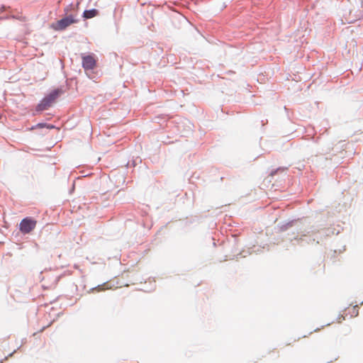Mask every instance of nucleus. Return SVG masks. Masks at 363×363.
I'll list each match as a JSON object with an SVG mask.
<instances>
[{"label": "nucleus", "instance_id": "nucleus-1", "mask_svg": "<svg viewBox=\"0 0 363 363\" xmlns=\"http://www.w3.org/2000/svg\"><path fill=\"white\" fill-rule=\"evenodd\" d=\"M60 94L58 90H55L45 97L38 105L37 110L43 111L49 108L56 100Z\"/></svg>", "mask_w": 363, "mask_h": 363}, {"label": "nucleus", "instance_id": "nucleus-2", "mask_svg": "<svg viewBox=\"0 0 363 363\" xmlns=\"http://www.w3.org/2000/svg\"><path fill=\"white\" fill-rule=\"evenodd\" d=\"M37 224V221L32 218H23L19 224V230L23 234L30 233L33 230L35 229Z\"/></svg>", "mask_w": 363, "mask_h": 363}, {"label": "nucleus", "instance_id": "nucleus-3", "mask_svg": "<svg viewBox=\"0 0 363 363\" xmlns=\"http://www.w3.org/2000/svg\"><path fill=\"white\" fill-rule=\"evenodd\" d=\"M77 21L74 18L73 16H67L60 21H58L55 25L52 26V27L55 30H62L65 29L67 27L70 26L72 23H77Z\"/></svg>", "mask_w": 363, "mask_h": 363}, {"label": "nucleus", "instance_id": "nucleus-4", "mask_svg": "<svg viewBox=\"0 0 363 363\" xmlns=\"http://www.w3.org/2000/svg\"><path fill=\"white\" fill-rule=\"evenodd\" d=\"M82 67L84 69H93L96 65V60L94 55H88L82 56Z\"/></svg>", "mask_w": 363, "mask_h": 363}, {"label": "nucleus", "instance_id": "nucleus-5", "mask_svg": "<svg viewBox=\"0 0 363 363\" xmlns=\"http://www.w3.org/2000/svg\"><path fill=\"white\" fill-rule=\"evenodd\" d=\"M99 14V11L94 9L91 10H86L84 11L83 17L84 18H91L96 16Z\"/></svg>", "mask_w": 363, "mask_h": 363}, {"label": "nucleus", "instance_id": "nucleus-6", "mask_svg": "<svg viewBox=\"0 0 363 363\" xmlns=\"http://www.w3.org/2000/svg\"><path fill=\"white\" fill-rule=\"evenodd\" d=\"M45 126H46L48 128H50V129H51V128H54V126H53V125H46V124H45V123H38V124L36 125V127H37V128H43V127H45Z\"/></svg>", "mask_w": 363, "mask_h": 363}, {"label": "nucleus", "instance_id": "nucleus-7", "mask_svg": "<svg viewBox=\"0 0 363 363\" xmlns=\"http://www.w3.org/2000/svg\"><path fill=\"white\" fill-rule=\"evenodd\" d=\"M352 311H353V315L354 316H357L358 314H359V308H358V306H355L352 308Z\"/></svg>", "mask_w": 363, "mask_h": 363}, {"label": "nucleus", "instance_id": "nucleus-8", "mask_svg": "<svg viewBox=\"0 0 363 363\" xmlns=\"http://www.w3.org/2000/svg\"><path fill=\"white\" fill-rule=\"evenodd\" d=\"M95 289L97 290L98 291H99L101 289L100 287H98V288H96Z\"/></svg>", "mask_w": 363, "mask_h": 363}]
</instances>
